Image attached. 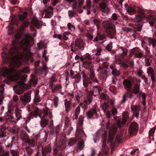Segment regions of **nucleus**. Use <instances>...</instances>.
<instances>
[{
	"mask_svg": "<svg viewBox=\"0 0 156 156\" xmlns=\"http://www.w3.org/2000/svg\"><path fill=\"white\" fill-rule=\"evenodd\" d=\"M75 45L76 47L81 50L84 48V43L83 40L80 38L77 39L75 41Z\"/></svg>",
	"mask_w": 156,
	"mask_h": 156,
	"instance_id": "5701e85b",
	"label": "nucleus"
},
{
	"mask_svg": "<svg viewBox=\"0 0 156 156\" xmlns=\"http://www.w3.org/2000/svg\"><path fill=\"white\" fill-rule=\"evenodd\" d=\"M92 98L91 96H89L87 97V99L84 100L83 104L85 107H87L92 101Z\"/></svg>",
	"mask_w": 156,
	"mask_h": 156,
	"instance_id": "79ce46f5",
	"label": "nucleus"
},
{
	"mask_svg": "<svg viewBox=\"0 0 156 156\" xmlns=\"http://www.w3.org/2000/svg\"><path fill=\"white\" fill-rule=\"evenodd\" d=\"M92 86L93 87V89L92 90L93 94L94 96L99 95L100 93V92L101 91V89L99 86L96 85Z\"/></svg>",
	"mask_w": 156,
	"mask_h": 156,
	"instance_id": "a878e982",
	"label": "nucleus"
},
{
	"mask_svg": "<svg viewBox=\"0 0 156 156\" xmlns=\"http://www.w3.org/2000/svg\"><path fill=\"white\" fill-rule=\"evenodd\" d=\"M122 83L125 88L126 89H128L131 88L133 85V83L131 81L128 79L124 80Z\"/></svg>",
	"mask_w": 156,
	"mask_h": 156,
	"instance_id": "cd10ccee",
	"label": "nucleus"
},
{
	"mask_svg": "<svg viewBox=\"0 0 156 156\" xmlns=\"http://www.w3.org/2000/svg\"><path fill=\"white\" fill-rule=\"evenodd\" d=\"M145 66H148L151 65V63L150 62L148 59L146 58L145 60Z\"/></svg>",
	"mask_w": 156,
	"mask_h": 156,
	"instance_id": "69168bd1",
	"label": "nucleus"
},
{
	"mask_svg": "<svg viewBox=\"0 0 156 156\" xmlns=\"http://www.w3.org/2000/svg\"><path fill=\"white\" fill-rule=\"evenodd\" d=\"M154 72V70L152 67H149L148 68L147 73L148 74L151 75V78L153 82H154L155 81V77Z\"/></svg>",
	"mask_w": 156,
	"mask_h": 156,
	"instance_id": "e433bc0d",
	"label": "nucleus"
},
{
	"mask_svg": "<svg viewBox=\"0 0 156 156\" xmlns=\"http://www.w3.org/2000/svg\"><path fill=\"white\" fill-rule=\"evenodd\" d=\"M10 155V153L8 151H3L2 154L0 156H9Z\"/></svg>",
	"mask_w": 156,
	"mask_h": 156,
	"instance_id": "338daca9",
	"label": "nucleus"
},
{
	"mask_svg": "<svg viewBox=\"0 0 156 156\" xmlns=\"http://www.w3.org/2000/svg\"><path fill=\"white\" fill-rule=\"evenodd\" d=\"M133 93V92H132L131 90H129L127 91L124 94H125L127 97H128L130 99H131L134 97Z\"/></svg>",
	"mask_w": 156,
	"mask_h": 156,
	"instance_id": "09e8293b",
	"label": "nucleus"
},
{
	"mask_svg": "<svg viewBox=\"0 0 156 156\" xmlns=\"http://www.w3.org/2000/svg\"><path fill=\"white\" fill-rule=\"evenodd\" d=\"M9 127V126L3 124L1 126L0 128V138L5 137L6 136V129Z\"/></svg>",
	"mask_w": 156,
	"mask_h": 156,
	"instance_id": "b1692460",
	"label": "nucleus"
},
{
	"mask_svg": "<svg viewBox=\"0 0 156 156\" xmlns=\"http://www.w3.org/2000/svg\"><path fill=\"white\" fill-rule=\"evenodd\" d=\"M138 125L135 122L132 123L129 126V132L130 135L136 134L138 130Z\"/></svg>",
	"mask_w": 156,
	"mask_h": 156,
	"instance_id": "4468645a",
	"label": "nucleus"
},
{
	"mask_svg": "<svg viewBox=\"0 0 156 156\" xmlns=\"http://www.w3.org/2000/svg\"><path fill=\"white\" fill-rule=\"evenodd\" d=\"M83 84L85 87L88 86L89 84H91L92 82L89 80L87 77L86 76L85 74L83 75Z\"/></svg>",
	"mask_w": 156,
	"mask_h": 156,
	"instance_id": "f704fd0d",
	"label": "nucleus"
},
{
	"mask_svg": "<svg viewBox=\"0 0 156 156\" xmlns=\"http://www.w3.org/2000/svg\"><path fill=\"white\" fill-rule=\"evenodd\" d=\"M122 115V120H118L117 121V124L119 128H121L126 123L129 118V114L127 111L124 112Z\"/></svg>",
	"mask_w": 156,
	"mask_h": 156,
	"instance_id": "9b49d317",
	"label": "nucleus"
},
{
	"mask_svg": "<svg viewBox=\"0 0 156 156\" xmlns=\"http://www.w3.org/2000/svg\"><path fill=\"white\" fill-rule=\"evenodd\" d=\"M131 108L134 113L139 112V107L137 106H131Z\"/></svg>",
	"mask_w": 156,
	"mask_h": 156,
	"instance_id": "5fc2aeb1",
	"label": "nucleus"
},
{
	"mask_svg": "<svg viewBox=\"0 0 156 156\" xmlns=\"http://www.w3.org/2000/svg\"><path fill=\"white\" fill-rule=\"evenodd\" d=\"M27 143L29 145L28 147H34L36 145V142L34 139H28V140L25 143Z\"/></svg>",
	"mask_w": 156,
	"mask_h": 156,
	"instance_id": "c03bdc74",
	"label": "nucleus"
},
{
	"mask_svg": "<svg viewBox=\"0 0 156 156\" xmlns=\"http://www.w3.org/2000/svg\"><path fill=\"white\" fill-rule=\"evenodd\" d=\"M51 151V148L50 145L48 144L46 146L44 147H42V154H49Z\"/></svg>",
	"mask_w": 156,
	"mask_h": 156,
	"instance_id": "2f4dec72",
	"label": "nucleus"
},
{
	"mask_svg": "<svg viewBox=\"0 0 156 156\" xmlns=\"http://www.w3.org/2000/svg\"><path fill=\"white\" fill-rule=\"evenodd\" d=\"M110 68L112 69V73L113 74L118 76L119 75L120 73L119 71L115 69V66L111 65Z\"/></svg>",
	"mask_w": 156,
	"mask_h": 156,
	"instance_id": "a18cd8bd",
	"label": "nucleus"
},
{
	"mask_svg": "<svg viewBox=\"0 0 156 156\" xmlns=\"http://www.w3.org/2000/svg\"><path fill=\"white\" fill-rule=\"evenodd\" d=\"M140 84L136 83L134 84L133 90V92L134 94H136L139 93L140 90Z\"/></svg>",
	"mask_w": 156,
	"mask_h": 156,
	"instance_id": "a19ab883",
	"label": "nucleus"
},
{
	"mask_svg": "<svg viewBox=\"0 0 156 156\" xmlns=\"http://www.w3.org/2000/svg\"><path fill=\"white\" fill-rule=\"evenodd\" d=\"M22 111L18 108H16L15 110V114L16 117L17 118V120L18 121L20 119L22 118L21 115Z\"/></svg>",
	"mask_w": 156,
	"mask_h": 156,
	"instance_id": "37998d69",
	"label": "nucleus"
},
{
	"mask_svg": "<svg viewBox=\"0 0 156 156\" xmlns=\"http://www.w3.org/2000/svg\"><path fill=\"white\" fill-rule=\"evenodd\" d=\"M30 112L29 113L30 116H28L26 121V122L27 123L29 122L31 118V116H37L38 115L39 112V109L37 107L33 105H31L29 106V108L28 112Z\"/></svg>",
	"mask_w": 156,
	"mask_h": 156,
	"instance_id": "6e6552de",
	"label": "nucleus"
},
{
	"mask_svg": "<svg viewBox=\"0 0 156 156\" xmlns=\"http://www.w3.org/2000/svg\"><path fill=\"white\" fill-rule=\"evenodd\" d=\"M37 79L35 76H31V79L30 80L29 84L30 86H33L37 84Z\"/></svg>",
	"mask_w": 156,
	"mask_h": 156,
	"instance_id": "4c0bfd02",
	"label": "nucleus"
},
{
	"mask_svg": "<svg viewBox=\"0 0 156 156\" xmlns=\"http://www.w3.org/2000/svg\"><path fill=\"white\" fill-rule=\"evenodd\" d=\"M39 91L38 90H35L34 93V96L33 101L35 104H36L41 102V98L39 95Z\"/></svg>",
	"mask_w": 156,
	"mask_h": 156,
	"instance_id": "bb28decb",
	"label": "nucleus"
},
{
	"mask_svg": "<svg viewBox=\"0 0 156 156\" xmlns=\"http://www.w3.org/2000/svg\"><path fill=\"white\" fill-rule=\"evenodd\" d=\"M30 70L28 67H26L23 69L22 70H18L14 76L16 78V80H19L20 77V76L22 73H29Z\"/></svg>",
	"mask_w": 156,
	"mask_h": 156,
	"instance_id": "6ab92c4d",
	"label": "nucleus"
},
{
	"mask_svg": "<svg viewBox=\"0 0 156 156\" xmlns=\"http://www.w3.org/2000/svg\"><path fill=\"white\" fill-rule=\"evenodd\" d=\"M126 11L130 15L134 14L136 12V7L134 6L129 5L126 9Z\"/></svg>",
	"mask_w": 156,
	"mask_h": 156,
	"instance_id": "72a5a7b5",
	"label": "nucleus"
},
{
	"mask_svg": "<svg viewBox=\"0 0 156 156\" xmlns=\"http://www.w3.org/2000/svg\"><path fill=\"white\" fill-rule=\"evenodd\" d=\"M80 79V76L78 74H77L75 76V80L76 82H79Z\"/></svg>",
	"mask_w": 156,
	"mask_h": 156,
	"instance_id": "774afa93",
	"label": "nucleus"
},
{
	"mask_svg": "<svg viewBox=\"0 0 156 156\" xmlns=\"http://www.w3.org/2000/svg\"><path fill=\"white\" fill-rule=\"evenodd\" d=\"M59 126L58 125L51 132V133L56 136V144L54 147V154L55 156H63L61 152L59 151L63 150L66 147V135L63 133L59 134Z\"/></svg>",
	"mask_w": 156,
	"mask_h": 156,
	"instance_id": "f03ea898",
	"label": "nucleus"
},
{
	"mask_svg": "<svg viewBox=\"0 0 156 156\" xmlns=\"http://www.w3.org/2000/svg\"><path fill=\"white\" fill-rule=\"evenodd\" d=\"M48 122V121L46 119L42 118L41 121V125L42 127H44L46 126Z\"/></svg>",
	"mask_w": 156,
	"mask_h": 156,
	"instance_id": "8fccbe9b",
	"label": "nucleus"
},
{
	"mask_svg": "<svg viewBox=\"0 0 156 156\" xmlns=\"http://www.w3.org/2000/svg\"><path fill=\"white\" fill-rule=\"evenodd\" d=\"M21 139L25 143L28 139H29V136L28 134L25 131H22L20 135Z\"/></svg>",
	"mask_w": 156,
	"mask_h": 156,
	"instance_id": "7c9ffc66",
	"label": "nucleus"
},
{
	"mask_svg": "<svg viewBox=\"0 0 156 156\" xmlns=\"http://www.w3.org/2000/svg\"><path fill=\"white\" fill-rule=\"evenodd\" d=\"M89 79L92 81L93 82L98 83L99 81L95 77V74L94 70L92 69H90V73H89Z\"/></svg>",
	"mask_w": 156,
	"mask_h": 156,
	"instance_id": "412c9836",
	"label": "nucleus"
},
{
	"mask_svg": "<svg viewBox=\"0 0 156 156\" xmlns=\"http://www.w3.org/2000/svg\"><path fill=\"white\" fill-rule=\"evenodd\" d=\"M25 38H23L21 33H17L15 36V40L12 41V46L9 51V53L12 57L19 54L22 58L29 50L28 46L30 44V39L31 37L28 34H25Z\"/></svg>",
	"mask_w": 156,
	"mask_h": 156,
	"instance_id": "f257e3e1",
	"label": "nucleus"
},
{
	"mask_svg": "<svg viewBox=\"0 0 156 156\" xmlns=\"http://www.w3.org/2000/svg\"><path fill=\"white\" fill-rule=\"evenodd\" d=\"M83 65L84 66H85L86 65V67L87 68H88L90 65L91 64V62L90 61H84L83 62Z\"/></svg>",
	"mask_w": 156,
	"mask_h": 156,
	"instance_id": "bf43d9fd",
	"label": "nucleus"
},
{
	"mask_svg": "<svg viewBox=\"0 0 156 156\" xmlns=\"http://www.w3.org/2000/svg\"><path fill=\"white\" fill-rule=\"evenodd\" d=\"M127 97L126 96L125 94H124L123 96H122V99L120 102V103L121 104H122L124 103L127 100Z\"/></svg>",
	"mask_w": 156,
	"mask_h": 156,
	"instance_id": "052dcab7",
	"label": "nucleus"
},
{
	"mask_svg": "<svg viewBox=\"0 0 156 156\" xmlns=\"http://www.w3.org/2000/svg\"><path fill=\"white\" fill-rule=\"evenodd\" d=\"M68 32L67 31V32H64L63 34L62 37L61 34H54L53 36V37L55 38H58L60 40H62V37L63 39L64 40H66L68 39V37L67 36H68Z\"/></svg>",
	"mask_w": 156,
	"mask_h": 156,
	"instance_id": "c85d7f7f",
	"label": "nucleus"
},
{
	"mask_svg": "<svg viewBox=\"0 0 156 156\" xmlns=\"http://www.w3.org/2000/svg\"><path fill=\"white\" fill-rule=\"evenodd\" d=\"M84 147V142L83 140H81L78 143L77 150L78 151H80L82 150Z\"/></svg>",
	"mask_w": 156,
	"mask_h": 156,
	"instance_id": "49530a36",
	"label": "nucleus"
},
{
	"mask_svg": "<svg viewBox=\"0 0 156 156\" xmlns=\"http://www.w3.org/2000/svg\"><path fill=\"white\" fill-rule=\"evenodd\" d=\"M92 58L90 56L88 53H87L85 55L81 56L80 60L82 62L85 61V60H91Z\"/></svg>",
	"mask_w": 156,
	"mask_h": 156,
	"instance_id": "ea45409f",
	"label": "nucleus"
},
{
	"mask_svg": "<svg viewBox=\"0 0 156 156\" xmlns=\"http://www.w3.org/2000/svg\"><path fill=\"white\" fill-rule=\"evenodd\" d=\"M80 111V107L79 106H77L75 110V119H76L78 118Z\"/></svg>",
	"mask_w": 156,
	"mask_h": 156,
	"instance_id": "3c124183",
	"label": "nucleus"
},
{
	"mask_svg": "<svg viewBox=\"0 0 156 156\" xmlns=\"http://www.w3.org/2000/svg\"><path fill=\"white\" fill-rule=\"evenodd\" d=\"M27 12H24L23 14L19 15L18 20L16 19L14 22V24L20 27L21 31H24L25 27H28L30 24V22L27 19Z\"/></svg>",
	"mask_w": 156,
	"mask_h": 156,
	"instance_id": "7ed1b4c3",
	"label": "nucleus"
},
{
	"mask_svg": "<svg viewBox=\"0 0 156 156\" xmlns=\"http://www.w3.org/2000/svg\"><path fill=\"white\" fill-rule=\"evenodd\" d=\"M31 92H29L27 93L24 94L23 95L20 96V100L22 105H26L27 103L31 101Z\"/></svg>",
	"mask_w": 156,
	"mask_h": 156,
	"instance_id": "9d476101",
	"label": "nucleus"
},
{
	"mask_svg": "<svg viewBox=\"0 0 156 156\" xmlns=\"http://www.w3.org/2000/svg\"><path fill=\"white\" fill-rule=\"evenodd\" d=\"M64 104L66 108V112H68V101H67V99H66L65 100Z\"/></svg>",
	"mask_w": 156,
	"mask_h": 156,
	"instance_id": "0e129e2a",
	"label": "nucleus"
},
{
	"mask_svg": "<svg viewBox=\"0 0 156 156\" xmlns=\"http://www.w3.org/2000/svg\"><path fill=\"white\" fill-rule=\"evenodd\" d=\"M53 8L50 6L49 8L45 10V16L48 18H50L53 15Z\"/></svg>",
	"mask_w": 156,
	"mask_h": 156,
	"instance_id": "c9c22d12",
	"label": "nucleus"
},
{
	"mask_svg": "<svg viewBox=\"0 0 156 156\" xmlns=\"http://www.w3.org/2000/svg\"><path fill=\"white\" fill-rule=\"evenodd\" d=\"M14 90L15 93L19 95H20L23 93L24 90V87L21 85L19 86H16L14 87Z\"/></svg>",
	"mask_w": 156,
	"mask_h": 156,
	"instance_id": "c756f323",
	"label": "nucleus"
},
{
	"mask_svg": "<svg viewBox=\"0 0 156 156\" xmlns=\"http://www.w3.org/2000/svg\"><path fill=\"white\" fill-rule=\"evenodd\" d=\"M98 71L99 72V76H100V79L104 78L107 76V71L106 68L103 66H100L98 69Z\"/></svg>",
	"mask_w": 156,
	"mask_h": 156,
	"instance_id": "a211bd4d",
	"label": "nucleus"
},
{
	"mask_svg": "<svg viewBox=\"0 0 156 156\" xmlns=\"http://www.w3.org/2000/svg\"><path fill=\"white\" fill-rule=\"evenodd\" d=\"M52 5L53 6H55L57 4L60 2V0H51Z\"/></svg>",
	"mask_w": 156,
	"mask_h": 156,
	"instance_id": "680f3d73",
	"label": "nucleus"
},
{
	"mask_svg": "<svg viewBox=\"0 0 156 156\" xmlns=\"http://www.w3.org/2000/svg\"><path fill=\"white\" fill-rule=\"evenodd\" d=\"M105 38V37L103 34H101L99 33H98L97 35L94 38L93 41L94 42H96L99 40H102Z\"/></svg>",
	"mask_w": 156,
	"mask_h": 156,
	"instance_id": "58836bf2",
	"label": "nucleus"
},
{
	"mask_svg": "<svg viewBox=\"0 0 156 156\" xmlns=\"http://www.w3.org/2000/svg\"><path fill=\"white\" fill-rule=\"evenodd\" d=\"M54 105L56 107L58 105V97H55L53 99Z\"/></svg>",
	"mask_w": 156,
	"mask_h": 156,
	"instance_id": "e2e57ef3",
	"label": "nucleus"
},
{
	"mask_svg": "<svg viewBox=\"0 0 156 156\" xmlns=\"http://www.w3.org/2000/svg\"><path fill=\"white\" fill-rule=\"evenodd\" d=\"M55 80L51 79L50 82L49 86L53 93L56 92L61 89L62 86L60 84H54L53 83Z\"/></svg>",
	"mask_w": 156,
	"mask_h": 156,
	"instance_id": "ddd939ff",
	"label": "nucleus"
},
{
	"mask_svg": "<svg viewBox=\"0 0 156 156\" xmlns=\"http://www.w3.org/2000/svg\"><path fill=\"white\" fill-rule=\"evenodd\" d=\"M147 19L149 21V24L151 26H153L156 20L155 17L152 16L151 14L148 15L147 18Z\"/></svg>",
	"mask_w": 156,
	"mask_h": 156,
	"instance_id": "473e14b6",
	"label": "nucleus"
},
{
	"mask_svg": "<svg viewBox=\"0 0 156 156\" xmlns=\"http://www.w3.org/2000/svg\"><path fill=\"white\" fill-rule=\"evenodd\" d=\"M4 118L5 120V122L4 124H5L6 125L8 126L9 125L12 124L14 122L13 120L14 117L11 114L6 113Z\"/></svg>",
	"mask_w": 156,
	"mask_h": 156,
	"instance_id": "f3484780",
	"label": "nucleus"
},
{
	"mask_svg": "<svg viewBox=\"0 0 156 156\" xmlns=\"http://www.w3.org/2000/svg\"><path fill=\"white\" fill-rule=\"evenodd\" d=\"M2 76L4 77L9 76L11 73V69L5 67L2 68L0 70Z\"/></svg>",
	"mask_w": 156,
	"mask_h": 156,
	"instance_id": "4be33fe9",
	"label": "nucleus"
},
{
	"mask_svg": "<svg viewBox=\"0 0 156 156\" xmlns=\"http://www.w3.org/2000/svg\"><path fill=\"white\" fill-rule=\"evenodd\" d=\"M142 18V16L141 15H137L136 16L134 19L135 21L137 22V25H138L136 27V30L137 31H140L142 30V23H138L139 22H140Z\"/></svg>",
	"mask_w": 156,
	"mask_h": 156,
	"instance_id": "aec40b11",
	"label": "nucleus"
},
{
	"mask_svg": "<svg viewBox=\"0 0 156 156\" xmlns=\"http://www.w3.org/2000/svg\"><path fill=\"white\" fill-rule=\"evenodd\" d=\"M26 150L28 155L30 156L33 154L34 150L30 147H27L26 148Z\"/></svg>",
	"mask_w": 156,
	"mask_h": 156,
	"instance_id": "de8ad7c7",
	"label": "nucleus"
},
{
	"mask_svg": "<svg viewBox=\"0 0 156 156\" xmlns=\"http://www.w3.org/2000/svg\"><path fill=\"white\" fill-rule=\"evenodd\" d=\"M108 105L106 102L104 103L102 105V108L104 112H106V109L108 108Z\"/></svg>",
	"mask_w": 156,
	"mask_h": 156,
	"instance_id": "6e6d98bb",
	"label": "nucleus"
},
{
	"mask_svg": "<svg viewBox=\"0 0 156 156\" xmlns=\"http://www.w3.org/2000/svg\"><path fill=\"white\" fill-rule=\"evenodd\" d=\"M41 27L40 22L37 18H33L32 19L30 26L31 30L34 31L35 30L34 27L39 29Z\"/></svg>",
	"mask_w": 156,
	"mask_h": 156,
	"instance_id": "2eb2a0df",
	"label": "nucleus"
},
{
	"mask_svg": "<svg viewBox=\"0 0 156 156\" xmlns=\"http://www.w3.org/2000/svg\"><path fill=\"white\" fill-rule=\"evenodd\" d=\"M84 118V117L82 115L80 116L79 118L76 133V136L77 139H81L85 135V133L83 130L82 126Z\"/></svg>",
	"mask_w": 156,
	"mask_h": 156,
	"instance_id": "20e7f679",
	"label": "nucleus"
},
{
	"mask_svg": "<svg viewBox=\"0 0 156 156\" xmlns=\"http://www.w3.org/2000/svg\"><path fill=\"white\" fill-rule=\"evenodd\" d=\"M87 117L88 119L97 118L98 114L95 108H93L91 110L87 112Z\"/></svg>",
	"mask_w": 156,
	"mask_h": 156,
	"instance_id": "dca6fc26",
	"label": "nucleus"
},
{
	"mask_svg": "<svg viewBox=\"0 0 156 156\" xmlns=\"http://www.w3.org/2000/svg\"><path fill=\"white\" fill-rule=\"evenodd\" d=\"M117 128L115 125H114L111 126L109 130V135L108 140L109 142L112 143V140L114 138L115 134L117 132Z\"/></svg>",
	"mask_w": 156,
	"mask_h": 156,
	"instance_id": "f8f14e48",
	"label": "nucleus"
},
{
	"mask_svg": "<svg viewBox=\"0 0 156 156\" xmlns=\"http://www.w3.org/2000/svg\"><path fill=\"white\" fill-rule=\"evenodd\" d=\"M93 22L94 23V24H95L98 27H99L100 21L99 20L97 19H94L93 20Z\"/></svg>",
	"mask_w": 156,
	"mask_h": 156,
	"instance_id": "4d7b16f0",
	"label": "nucleus"
},
{
	"mask_svg": "<svg viewBox=\"0 0 156 156\" xmlns=\"http://www.w3.org/2000/svg\"><path fill=\"white\" fill-rule=\"evenodd\" d=\"M91 2L90 0H87L86 1V5L83 7V9H85L87 10V14L89 15L90 13H95L97 10V7L94 6H92L91 5Z\"/></svg>",
	"mask_w": 156,
	"mask_h": 156,
	"instance_id": "1a4fd4ad",
	"label": "nucleus"
},
{
	"mask_svg": "<svg viewBox=\"0 0 156 156\" xmlns=\"http://www.w3.org/2000/svg\"><path fill=\"white\" fill-rule=\"evenodd\" d=\"M100 8L101 11L104 12L105 13L107 14L109 11L110 9L106 5L105 2H101L100 5Z\"/></svg>",
	"mask_w": 156,
	"mask_h": 156,
	"instance_id": "393cba45",
	"label": "nucleus"
},
{
	"mask_svg": "<svg viewBox=\"0 0 156 156\" xmlns=\"http://www.w3.org/2000/svg\"><path fill=\"white\" fill-rule=\"evenodd\" d=\"M76 142V140L74 138H71L69 140V146H71L74 145Z\"/></svg>",
	"mask_w": 156,
	"mask_h": 156,
	"instance_id": "864d4df0",
	"label": "nucleus"
},
{
	"mask_svg": "<svg viewBox=\"0 0 156 156\" xmlns=\"http://www.w3.org/2000/svg\"><path fill=\"white\" fill-rule=\"evenodd\" d=\"M129 57L131 58L133 55L135 58H141L144 55L141 50L137 47H135L130 50Z\"/></svg>",
	"mask_w": 156,
	"mask_h": 156,
	"instance_id": "0eeeda50",
	"label": "nucleus"
},
{
	"mask_svg": "<svg viewBox=\"0 0 156 156\" xmlns=\"http://www.w3.org/2000/svg\"><path fill=\"white\" fill-rule=\"evenodd\" d=\"M118 50H121L122 52V53L115 56L116 63L120 64L123 61L127 62V61H126V57H127V55L128 49L124 47H118Z\"/></svg>",
	"mask_w": 156,
	"mask_h": 156,
	"instance_id": "39448f33",
	"label": "nucleus"
},
{
	"mask_svg": "<svg viewBox=\"0 0 156 156\" xmlns=\"http://www.w3.org/2000/svg\"><path fill=\"white\" fill-rule=\"evenodd\" d=\"M103 24L104 27L108 34H112L115 32V26L112 20H104L103 22Z\"/></svg>",
	"mask_w": 156,
	"mask_h": 156,
	"instance_id": "423d86ee",
	"label": "nucleus"
},
{
	"mask_svg": "<svg viewBox=\"0 0 156 156\" xmlns=\"http://www.w3.org/2000/svg\"><path fill=\"white\" fill-rule=\"evenodd\" d=\"M48 113L47 110H44L43 112V115L42 118V119H46L48 115Z\"/></svg>",
	"mask_w": 156,
	"mask_h": 156,
	"instance_id": "13d9d810",
	"label": "nucleus"
},
{
	"mask_svg": "<svg viewBox=\"0 0 156 156\" xmlns=\"http://www.w3.org/2000/svg\"><path fill=\"white\" fill-rule=\"evenodd\" d=\"M149 45L152 44L153 47L156 46V39H152L150 38L149 39Z\"/></svg>",
	"mask_w": 156,
	"mask_h": 156,
	"instance_id": "603ef678",
	"label": "nucleus"
}]
</instances>
